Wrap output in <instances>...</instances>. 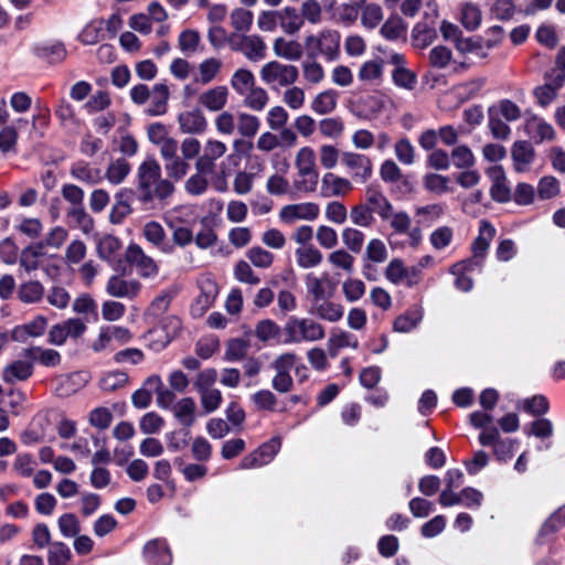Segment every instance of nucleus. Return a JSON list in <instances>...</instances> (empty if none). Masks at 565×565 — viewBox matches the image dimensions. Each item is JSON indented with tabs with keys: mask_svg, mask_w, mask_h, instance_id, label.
<instances>
[{
	"mask_svg": "<svg viewBox=\"0 0 565 565\" xmlns=\"http://www.w3.org/2000/svg\"><path fill=\"white\" fill-rule=\"evenodd\" d=\"M340 39L338 31L329 29L306 36L303 46L307 58L317 60L318 56H324L328 61H334L340 53Z\"/></svg>",
	"mask_w": 565,
	"mask_h": 565,
	"instance_id": "nucleus-4",
	"label": "nucleus"
},
{
	"mask_svg": "<svg viewBox=\"0 0 565 565\" xmlns=\"http://www.w3.org/2000/svg\"><path fill=\"white\" fill-rule=\"evenodd\" d=\"M285 344H298L302 342H317L326 337L324 327L312 318L291 316L284 328Z\"/></svg>",
	"mask_w": 565,
	"mask_h": 565,
	"instance_id": "nucleus-3",
	"label": "nucleus"
},
{
	"mask_svg": "<svg viewBox=\"0 0 565 565\" xmlns=\"http://www.w3.org/2000/svg\"><path fill=\"white\" fill-rule=\"evenodd\" d=\"M383 61H366L359 70V78L363 82L380 84L383 77Z\"/></svg>",
	"mask_w": 565,
	"mask_h": 565,
	"instance_id": "nucleus-43",
	"label": "nucleus"
},
{
	"mask_svg": "<svg viewBox=\"0 0 565 565\" xmlns=\"http://www.w3.org/2000/svg\"><path fill=\"white\" fill-rule=\"evenodd\" d=\"M248 260L258 268H268L274 263L275 256L259 246L249 248L246 253Z\"/></svg>",
	"mask_w": 565,
	"mask_h": 565,
	"instance_id": "nucleus-63",
	"label": "nucleus"
},
{
	"mask_svg": "<svg viewBox=\"0 0 565 565\" xmlns=\"http://www.w3.org/2000/svg\"><path fill=\"white\" fill-rule=\"evenodd\" d=\"M260 127L259 119L250 114L241 113L237 117V129L238 132L246 138L254 137Z\"/></svg>",
	"mask_w": 565,
	"mask_h": 565,
	"instance_id": "nucleus-57",
	"label": "nucleus"
},
{
	"mask_svg": "<svg viewBox=\"0 0 565 565\" xmlns=\"http://www.w3.org/2000/svg\"><path fill=\"white\" fill-rule=\"evenodd\" d=\"M328 262L334 267L351 274L354 269V257L345 249H337L328 255Z\"/></svg>",
	"mask_w": 565,
	"mask_h": 565,
	"instance_id": "nucleus-55",
	"label": "nucleus"
},
{
	"mask_svg": "<svg viewBox=\"0 0 565 565\" xmlns=\"http://www.w3.org/2000/svg\"><path fill=\"white\" fill-rule=\"evenodd\" d=\"M388 221L395 233L406 234L408 236L411 246L417 247L419 245L423 238L422 230L417 225L411 228L412 220L406 212H394L393 209Z\"/></svg>",
	"mask_w": 565,
	"mask_h": 565,
	"instance_id": "nucleus-13",
	"label": "nucleus"
},
{
	"mask_svg": "<svg viewBox=\"0 0 565 565\" xmlns=\"http://www.w3.org/2000/svg\"><path fill=\"white\" fill-rule=\"evenodd\" d=\"M450 160L458 169H469L475 164V156L465 145L457 146L451 150Z\"/></svg>",
	"mask_w": 565,
	"mask_h": 565,
	"instance_id": "nucleus-58",
	"label": "nucleus"
},
{
	"mask_svg": "<svg viewBox=\"0 0 565 565\" xmlns=\"http://www.w3.org/2000/svg\"><path fill=\"white\" fill-rule=\"evenodd\" d=\"M24 359L39 361L44 366H56L61 363V354L53 349L32 347L22 351Z\"/></svg>",
	"mask_w": 565,
	"mask_h": 565,
	"instance_id": "nucleus-32",
	"label": "nucleus"
},
{
	"mask_svg": "<svg viewBox=\"0 0 565 565\" xmlns=\"http://www.w3.org/2000/svg\"><path fill=\"white\" fill-rule=\"evenodd\" d=\"M143 237L164 254L173 252V245L167 242V234L162 225L156 221L147 222L142 228Z\"/></svg>",
	"mask_w": 565,
	"mask_h": 565,
	"instance_id": "nucleus-20",
	"label": "nucleus"
},
{
	"mask_svg": "<svg viewBox=\"0 0 565 565\" xmlns=\"http://www.w3.org/2000/svg\"><path fill=\"white\" fill-rule=\"evenodd\" d=\"M444 214V207L441 204H428L425 206L417 207L415 215L417 217L416 224L420 226H429L433 222L438 220Z\"/></svg>",
	"mask_w": 565,
	"mask_h": 565,
	"instance_id": "nucleus-47",
	"label": "nucleus"
},
{
	"mask_svg": "<svg viewBox=\"0 0 565 565\" xmlns=\"http://www.w3.org/2000/svg\"><path fill=\"white\" fill-rule=\"evenodd\" d=\"M66 216L85 234H89L94 230V218L87 213L84 204L79 206H68Z\"/></svg>",
	"mask_w": 565,
	"mask_h": 565,
	"instance_id": "nucleus-41",
	"label": "nucleus"
},
{
	"mask_svg": "<svg viewBox=\"0 0 565 565\" xmlns=\"http://www.w3.org/2000/svg\"><path fill=\"white\" fill-rule=\"evenodd\" d=\"M350 218L355 226L360 227H371L375 223V217L365 202L351 209Z\"/></svg>",
	"mask_w": 565,
	"mask_h": 565,
	"instance_id": "nucleus-54",
	"label": "nucleus"
},
{
	"mask_svg": "<svg viewBox=\"0 0 565 565\" xmlns=\"http://www.w3.org/2000/svg\"><path fill=\"white\" fill-rule=\"evenodd\" d=\"M228 44L233 51L241 52L252 62H258L266 57L267 46L259 35L233 34L228 39Z\"/></svg>",
	"mask_w": 565,
	"mask_h": 565,
	"instance_id": "nucleus-7",
	"label": "nucleus"
},
{
	"mask_svg": "<svg viewBox=\"0 0 565 565\" xmlns=\"http://www.w3.org/2000/svg\"><path fill=\"white\" fill-rule=\"evenodd\" d=\"M494 235V227L488 221H481L479 235L472 244V253L475 258H482L486 255Z\"/></svg>",
	"mask_w": 565,
	"mask_h": 565,
	"instance_id": "nucleus-33",
	"label": "nucleus"
},
{
	"mask_svg": "<svg viewBox=\"0 0 565 565\" xmlns=\"http://www.w3.org/2000/svg\"><path fill=\"white\" fill-rule=\"evenodd\" d=\"M422 319L423 313L420 310L407 311L395 319L393 328L397 332H409L418 326Z\"/></svg>",
	"mask_w": 565,
	"mask_h": 565,
	"instance_id": "nucleus-52",
	"label": "nucleus"
},
{
	"mask_svg": "<svg viewBox=\"0 0 565 565\" xmlns=\"http://www.w3.org/2000/svg\"><path fill=\"white\" fill-rule=\"evenodd\" d=\"M145 556L154 565H170L171 554L164 541L153 540L143 548Z\"/></svg>",
	"mask_w": 565,
	"mask_h": 565,
	"instance_id": "nucleus-30",
	"label": "nucleus"
},
{
	"mask_svg": "<svg viewBox=\"0 0 565 565\" xmlns=\"http://www.w3.org/2000/svg\"><path fill=\"white\" fill-rule=\"evenodd\" d=\"M279 26L289 35H294L303 26L302 17L296 8L286 7L279 10Z\"/></svg>",
	"mask_w": 565,
	"mask_h": 565,
	"instance_id": "nucleus-34",
	"label": "nucleus"
},
{
	"mask_svg": "<svg viewBox=\"0 0 565 565\" xmlns=\"http://www.w3.org/2000/svg\"><path fill=\"white\" fill-rule=\"evenodd\" d=\"M365 258L375 264H382L388 258V250L383 241L372 238L365 249Z\"/></svg>",
	"mask_w": 565,
	"mask_h": 565,
	"instance_id": "nucleus-59",
	"label": "nucleus"
},
{
	"mask_svg": "<svg viewBox=\"0 0 565 565\" xmlns=\"http://www.w3.org/2000/svg\"><path fill=\"white\" fill-rule=\"evenodd\" d=\"M353 189L350 180L333 174L326 173L321 181V193L323 196H345Z\"/></svg>",
	"mask_w": 565,
	"mask_h": 565,
	"instance_id": "nucleus-19",
	"label": "nucleus"
},
{
	"mask_svg": "<svg viewBox=\"0 0 565 565\" xmlns=\"http://www.w3.org/2000/svg\"><path fill=\"white\" fill-rule=\"evenodd\" d=\"M179 129L183 134L199 135L205 131L207 122L200 110L183 111L178 116Z\"/></svg>",
	"mask_w": 565,
	"mask_h": 565,
	"instance_id": "nucleus-21",
	"label": "nucleus"
},
{
	"mask_svg": "<svg viewBox=\"0 0 565 565\" xmlns=\"http://www.w3.org/2000/svg\"><path fill=\"white\" fill-rule=\"evenodd\" d=\"M130 170L129 163L124 159L111 162L106 170V178L111 184L121 183Z\"/></svg>",
	"mask_w": 565,
	"mask_h": 565,
	"instance_id": "nucleus-62",
	"label": "nucleus"
},
{
	"mask_svg": "<svg viewBox=\"0 0 565 565\" xmlns=\"http://www.w3.org/2000/svg\"><path fill=\"white\" fill-rule=\"evenodd\" d=\"M342 242L349 252L359 254L364 245V234L355 227H345L341 233Z\"/></svg>",
	"mask_w": 565,
	"mask_h": 565,
	"instance_id": "nucleus-51",
	"label": "nucleus"
},
{
	"mask_svg": "<svg viewBox=\"0 0 565 565\" xmlns=\"http://www.w3.org/2000/svg\"><path fill=\"white\" fill-rule=\"evenodd\" d=\"M302 76L309 83L317 85L324 78V70L316 60L307 58L301 64Z\"/></svg>",
	"mask_w": 565,
	"mask_h": 565,
	"instance_id": "nucleus-61",
	"label": "nucleus"
},
{
	"mask_svg": "<svg viewBox=\"0 0 565 565\" xmlns=\"http://www.w3.org/2000/svg\"><path fill=\"white\" fill-rule=\"evenodd\" d=\"M170 93L166 84H156L150 93L151 104L148 114L151 116H160L167 113V105Z\"/></svg>",
	"mask_w": 565,
	"mask_h": 565,
	"instance_id": "nucleus-36",
	"label": "nucleus"
},
{
	"mask_svg": "<svg viewBox=\"0 0 565 565\" xmlns=\"http://www.w3.org/2000/svg\"><path fill=\"white\" fill-rule=\"evenodd\" d=\"M200 289L201 292L191 307V313L193 317H202L205 311L213 305L218 294V287L216 282L210 278L201 281Z\"/></svg>",
	"mask_w": 565,
	"mask_h": 565,
	"instance_id": "nucleus-16",
	"label": "nucleus"
},
{
	"mask_svg": "<svg viewBox=\"0 0 565 565\" xmlns=\"http://www.w3.org/2000/svg\"><path fill=\"white\" fill-rule=\"evenodd\" d=\"M280 332V327L270 319L260 320L255 327V335L262 342H268L276 339Z\"/></svg>",
	"mask_w": 565,
	"mask_h": 565,
	"instance_id": "nucleus-56",
	"label": "nucleus"
},
{
	"mask_svg": "<svg viewBox=\"0 0 565 565\" xmlns=\"http://www.w3.org/2000/svg\"><path fill=\"white\" fill-rule=\"evenodd\" d=\"M319 213L320 207L317 203H296L282 206L279 212V218L284 223L292 224L299 220L313 221L319 216Z\"/></svg>",
	"mask_w": 565,
	"mask_h": 565,
	"instance_id": "nucleus-12",
	"label": "nucleus"
},
{
	"mask_svg": "<svg viewBox=\"0 0 565 565\" xmlns=\"http://www.w3.org/2000/svg\"><path fill=\"white\" fill-rule=\"evenodd\" d=\"M253 12L243 7L235 8L230 13L232 26L239 32H247L253 24Z\"/></svg>",
	"mask_w": 565,
	"mask_h": 565,
	"instance_id": "nucleus-50",
	"label": "nucleus"
},
{
	"mask_svg": "<svg viewBox=\"0 0 565 565\" xmlns=\"http://www.w3.org/2000/svg\"><path fill=\"white\" fill-rule=\"evenodd\" d=\"M227 148L226 145L216 139H207L203 153L195 160V170L200 173H213L215 171V161L222 158Z\"/></svg>",
	"mask_w": 565,
	"mask_h": 565,
	"instance_id": "nucleus-11",
	"label": "nucleus"
},
{
	"mask_svg": "<svg viewBox=\"0 0 565 565\" xmlns=\"http://www.w3.org/2000/svg\"><path fill=\"white\" fill-rule=\"evenodd\" d=\"M129 200L127 190H121L115 195V203L109 213L111 224H120L132 212Z\"/></svg>",
	"mask_w": 565,
	"mask_h": 565,
	"instance_id": "nucleus-35",
	"label": "nucleus"
},
{
	"mask_svg": "<svg viewBox=\"0 0 565 565\" xmlns=\"http://www.w3.org/2000/svg\"><path fill=\"white\" fill-rule=\"evenodd\" d=\"M328 351L332 358L338 355L340 349L351 347L356 349L359 347L358 339L351 333L342 330L332 331L328 339Z\"/></svg>",
	"mask_w": 565,
	"mask_h": 565,
	"instance_id": "nucleus-37",
	"label": "nucleus"
},
{
	"mask_svg": "<svg viewBox=\"0 0 565 565\" xmlns=\"http://www.w3.org/2000/svg\"><path fill=\"white\" fill-rule=\"evenodd\" d=\"M482 14L479 7L471 2H466L461 7V23L467 30H476L481 23Z\"/></svg>",
	"mask_w": 565,
	"mask_h": 565,
	"instance_id": "nucleus-53",
	"label": "nucleus"
},
{
	"mask_svg": "<svg viewBox=\"0 0 565 565\" xmlns=\"http://www.w3.org/2000/svg\"><path fill=\"white\" fill-rule=\"evenodd\" d=\"M174 184L161 177V167L154 158L146 159L138 168L137 192L138 200L149 204L154 200H168L174 193Z\"/></svg>",
	"mask_w": 565,
	"mask_h": 565,
	"instance_id": "nucleus-1",
	"label": "nucleus"
},
{
	"mask_svg": "<svg viewBox=\"0 0 565 565\" xmlns=\"http://www.w3.org/2000/svg\"><path fill=\"white\" fill-rule=\"evenodd\" d=\"M311 313L329 322H338L343 317V307L339 303L326 299L312 303Z\"/></svg>",
	"mask_w": 565,
	"mask_h": 565,
	"instance_id": "nucleus-29",
	"label": "nucleus"
},
{
	"mask_svg": "<svg viewBox=\"0 0 565 565\" xmlns=\"http://www.w3.org/2000/svg\"><path fill=\"white\" fill-rule=\"evenodd\" d=\"M281 446L279 437H273L267 443L260 445L256 450L246 455L241 463V469H253L269 463L277 455Z\"/></svg>",
	"mask_w": 565,
	"mask_h": 565,
	"instance_id": "nucleus-9",
	"label": "nucleus"
},
{
	"mask_svg": "<svg viewBox=\"0 0 565 565\" xmlns=\"http://www.w3.org/2000/svg\"><path fill=\"white\" fill-rule=\"evenodd\" d=\"M297 360L296 353L285 352L276 356L270 363V367L275 371L271 386L276 392L286 394L292 390L294 380L290 371L295 367Z\"/></svg>",
	"mask_w": 565,
	"mask_h": 565,
	"instance_id": "nucleus-6",
	"label": "nucleus"
},
{
	"mask_svg": "<svg viewBox=\"0 0 565 565\" xmlns=\"http://www.w3.org/2000/svg\"><path fill=\"white\" fill-rule=\"evenodd\" d=\"M326 285H331L327 275L324 277H316L312 274L306 276L308 292L313 298L312 303L323 300L332 295V289L327 291Z\"/></svg>",
	"mask_w": 565,
	"mask_h": 565,
	"instance_id": "nucleus-40",
	"label": "nucleus"
},
{
	"mask_svg": "<svg viewBox=\"0 0 565 565\" xmlns=\"http://www.w3.org/2000/svg\"><path fill=\"white\" fill-rule=\"evenodd\" d=\"M141 287L140 281L137 279L127 280L118 275H114L107 281L106 291L116 298L134 299L139 295Z\"/></svg>",
	"mask_w": 565,
	"mask_h": 565,
	"instance_id": "nucleus-15",
	"label": "nucleus"
},
{
	"mask_svg": "<svg viewBox=\"0 0 565 565\" xmlns=\"http://www.w3.org/2000/svg\"><path fill=\"white\" fill-rule=\"evenodd\" d=\"M70 174L73 179L87 185H95L102 180L100 170L85 161L73 163L70 168Z\"/></svg>",
	"mask_w": 565,
	"mask_h": 565,
	"instance_id": "nucleus-24",
	"label": "nucleus"
},
{
	"mask_svg": "<svg viewBox=\"0 0 565 565\" xmlns=\"http://www.w3.org/2000/svg\"><path fill=\"white\" fill-rule=\"evenodd\" d=\"M230 84L238 95L243 96L255 85V76L249 70L238 68L232 75Z\"/></svg>",
	"mask_w": 565,
	"mask_h": 565,
	"instance_id": "nucleus-42",
	"label": "nucleus"
},
{
	"mask_svg": "<svg viewBox=\"0 0 565 565\" xmlns=\"http://www.w3.org/2000/svg\"><path fill=\"white\" fill-rule=\"evenodd\" d=\"M18 298L23 303H36L44 296V287L38 280H28L22 282L18 288Z\"/></svg>",
	"mask_w": 565,
	"mask_h": 565,
	"instance_id": "nucleus-39",
	"label": "nucleus"
},
{
	"mask_svg": "<svg viewBox=\"0 0 565 565\" xmlns=\"http://www.w3.org/2000/svg\"><path fill=\"white\" fill-rule=\"evenodd\" d=\"M243 96L244 105L255 111H262L269 99L267 92L263 87L255 85Z\"/></svg>",
	"mask_w": 565,
	"mask_h": 565,
	"instance_id": "nucleus-48",
	"label": "nucleus"
},
{
	"mask_svg": "<svg viewBox=\"0 0 565 565\" xmlns=\"http://www.w3.org/2000/svg\"><path fill=\"white\" fill-rule=\"evenodd\" d=\"M273 51L276 56L295 62L302 57L305 46L296 40H287L279 36L274 40Z\"/></svg>",
	"mask_w": 565,
	"mask_h": 565,
	"instance_id": "nucleus-23",
	"label": "nucleus"
},
{
	"mask_svg": "<svg viewBox=\"0 0 565 565\" xmlns=\"http://www.w3.org/2000/svg\"><path fill=\"white\" fill-rule=\"evenodd\" d=\"M164 170L172 183L182 180L190 171V163L182 157L178 156L175 159L164 161Z\"/></svg>",
	"mask_w": 565,
	"mask_h": 565,
	"instance_id": "nucleus-46",
	"label": "nucleus"
},
{
	"mask_svg": "<svg viewBox=\"0 0 565 565\" xmlns=\"http://www.w3.org/2000/svg\"><path fill=\"white\" fill-rule=\"evenodd\" d=\"M341 162L351 173L352 179L358 183H365L372 175L373 164L365 154L345 151L341 154Z\"/></svg>",
	"mask_w": 565,
	"mask_h": 565,
	"instance_id": "nucleus-10",
	"label": "nucleus"
},
{
	"mask_svg": "<svg viewBox=\"0 0 565 565\" xmlns=\"http://www.w3.org/2000/svg\"><path fill=\"white\" fill-rule=\"evenodd\" d=\"M338 98L337 90L326 89L313 97L310 108L318 115H328L337 108Z\"/></svg>",
	"mask_w": 565,
	"mask_h": 565,
	"instance_id": "nucleus-28",
	"label": "nucleus"
},
{
	"mask_svg": "<svg viewBox=\"0 0 565 565\" xmlns=\"http://www.w3.org/2000/svg\"><path fill=\"white\" fill-rule=\"evenodd\" d=\"M71 550L62 542L51 544L47 562L50 565H66L71 559Z\"/></svg>",
	"mask_w": 565,
	"mask_h": 565,
	"instance_id": "nucleus-64",
	"label": "nucleus"
},
{
	"mask_svg": "<svg viewBox=\"0 0 565 565\" xmlns=\"http://www.w3.org/2000/svg\"><path fill=\"white\" fill-rule=\"evenodd\" d=\"M297 178L292 182V189L299 193H312L319 183L316 153L310 147L300 148L295 157Z\"/></svg>",
	"mask_w": 565,
	"mask_h": 565,
	"instance_id": "nucleus-2",
	"label": "nucleus"
},
{
	"mask_svg": "<svg viewBox=\"0 0 565 565\" xmlns=\"http://www.w3.org/2000/svg\"><path fill=\"white\" fill-rule=\"evenodd\" d=\"M296 263L302 269H309L319 266L323 260L322 253L312 244L309 246H299L295 250Z\"/></svg>",
	"mask_w": 565,
	"mask_h": 565,
	"instance_id": "nucleus-31",
	"label": "nucleus"
},
{
	"mask_svg": "<svg viewBox=\"0 0 565 565\" xmlns=\"http://www.w3.org/2000/svg\"><path fill=\"white\" fill-rule=\"evenodd\" d=\"M47 327V319L43 316L35 317L32 321L18 326L11 331V339L25 343L29 338L41 337Z\"/></svg>",
	"mask_w": 565,
	"mask_h": 565,
	"instance_id": "nucleus-18",
	"label": "nucleus"
},
{
	"mask_svg": "<svg viewBox=\"0 0 565 565\" xmlns=\"http://www.w3.org/2000/svg\"><path fill=\"white\" fill-rule=\"evenodd\" d=\"M221 68L222 62L220 60L215 57L204 60L199 65V77L195 82L202 85H207L218 75Z\"/></svg>",
	"mask_w": 565,
	"mask_h": 565,
	"instance_id": "nucleus-45",
	"label": "nucleus"
},
{
	"mask_svg": "<svg viewBox=\"0 0 565 565\" xmlns=\"http://www.w3.org/2000/svg\"><path fill=\"white\" fill-rule=\"evenodd\" d=\"M511 156L515 171L526 172L534 161L535 150L529 141H516L511 149Z\"/></svg>",
	"mask_w": 565,
	"mask_h": 565,
	"instance_id": "nucleus-22",
	"label": "nucleus"
},
{
	"mask_svg": "<svg viewBox=\"0 0 565 565\" xmlns=\"http://www.w3.org/2000/svg\"><path fill=\"white\" fill-rule=\"evenodd\" d=\"M384 14L382 7L377 3H367L361 11V24L365 29H375L383 21Z\"/></svg>",
	"mask_w": 565,
	"mask_h": 565,
	"instance_id": "nucleus-49",
	"label": "nucleus"
},
{
	"mask_svg": "<svg viewBox=\"0 0 565 565\" xmlns=\"http://www.w3.org/2000/svg\"><path fill=\"white\" fill-rule=\"evenodd\" d=\"M228 95V88L218 85L202 92L198 97V103L209 111L216 113L226 106Z\"/></svg>",
	"mask_w": 565,
	"mask_h": 565,
	"instance_id": "nucleus-17",
	"label": "nucleus"
},
{
	"mask_svg": "<svg viewBox=\"0 0 565 565\" xmlns=\"http://www.w3.org/2000/svg\"><path fill=\"white\" fill-rule=\"evenodd\" d=\"M43 255L42 246H29L22 249L20 254V267L30 275L32 271L40 267L39 258Z\"/></svg>",
	"mask_w": 565,
	"mask_h": 565,
	"instance_id": "nucleus-44",
	"label": "nucleus"
},
{
	"mask_svg": "<svg viewBox=\"0 0 565 565\" xmlns=\"http://www.w3.org/2000/svg\"><path fill=\"white\" fill-rule=\"evenodd\" d=\"M125 260L145 279L154 278L159 274L157 262L146 254L141 246L131 243L125 250Z\"/></svg>",
	"mask_w": 565,
	"mask_h": 565,
	"instance_id": "nucleus-8",
	"label": "nucleus"
},
{
	"mask_svg": "<svg viewBox=\"0 0 565 565\" xmlns=\"http://www.w3.org/2000/svg\"><path fill=\"white\" fill-rule=\"evenodd\" d=\"M364 199L373 215H379L382 221L390 220L393 205L381 190L375 186H367Z\"/></svg>",
	"mask_w": 565,
	"mask_h": 565,
	"instance_id": "nucleus-14",
	"label": "nucleus"
},
{
	"mask_svg": "<svg viewBox=\"0 0 565 565\" xmlns=\"http://www.w3.org/2000/svg\"><path fill=\"white\" fill-rule=\"evenodd\" d=\"M299 71L292 64L270 61L262 66L260 78L269 87L277 89L291 86L298 79Z\"/></svg>",
	"mask_w": 565,
	"mask_h": 565,
	"instance_id": "nucleus-5",
	"label": "nucleus"
},
{
	"mask_svg": "<svg viewBox=\"0 0 565 565\" xmlns=\"http://www.w3.org/2000/svg\"><path fill=\"white\" fill-rule=\"evenodd\" d=\"M34 54L51 64H57L64 61L67 52L61 42H45L34 47Z\"/></svg>",
	"mask_w": 565,
	"mask_h": 565,
	"instance_id": "nucleus-26",
	"label": "nucleus"
},
{
	"mask_svg": "<svg viewBox=\"0 0 565 565\" xmlns=\"http://www.w3.org/2000/svg\"><path fill=\"white\" fill-rule=\"evenodd\" d=\"M494 173L493 184L490 189L491 196L494 201L507 202L510 200L511 193L505 177L501 170H497Z\"/></svg>",
	"mask_w": 565,
	"mask_h": 565,
	"instance_id": "nucleus-60",
	"label": "nucleus"
},
{
	"mask_svg": "<svg viewBox=\"0 0 565 565\" xmlns=\"http://www.w3.org/2000/svg\"><path fill=\"white\" fill-rule=\"evenodd\" d=\"M33 373V363L28 360H17L8 364L2 371V379L6 383L12 384L15 381H25Z\"/></svg>",
	"mask_w": 565,
	"mask_h": 565,
	"instance_id": "nucleus-25",
	"label": "nucleus"
},
{
	"mask_svg": "<svg viewBox=\"0 0 565 565\" xmlns=\"http://www.w3.org/2000/svg\"><path fill=\"white\" fill-rule=\"evenodd\" d=\"M195 411L196 405L192 397H183L172 407L174 417L182 426L186 428L191 427L195 423Z\"/></svg>",
	"mask_w": 565,
	"mask_h": 565,
	"instance_id": "nucleus-27",
	"label": "nucleus"
},
{
	"mask_svg": "<svg viewBox=\"0 0 565 565\" xmlns=\"http://www.w3.org/2000/svg\"><path fill=\"white\" fill-rule=\"evenodd\" d=\"M121 246V241L118 237L107 234L98 239L96 248L99 258L110 263L115 259Z\"/></svg>",
	"mask_w": 565,
	"mask_h": 565,
	"instance_id": "nucleus-38",
	"label": "nucleus"
}]
</instances>
